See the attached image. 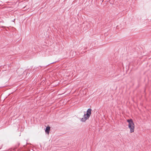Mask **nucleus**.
Listing matches in <instances>:
<instances>
[{"instance_id": "1", "label": "nucleus", "mask_w": 151, "mask_h": 151, "mask_svg": "<svg viewBox=\"0 0 151 151\" xmlns=\"http://www.w3.org/2000/svg\"><path fill=\"white\" fill-rule=\"evenodd\" d=\"M127 122L128 123V127L130 129V132L131 133L134 132L135 125L132 119H128Z\"/></svg>"}, {"instance_id": "3", "label": "nucleus", "mask_w": 151, "mask_h": 151, "mask_svg": "<svg viewBox=\"0 0 151 151\" xmlns=\"http://www.w3.org/2000/svg\"><path fill=\"white\" fill-rule=\"evenodd\" d=\"M50 130V127H46L45 132L47 134H49V132Z\"/></svg>"}, {"instance_id": "2", "label": "nucleus", "mask_w": 151, "mask_h": 151, "mask_svg": "<svg viewBox=\"0 0 151 151\" xmlns=\"http://www.w3.org/2000/svg\"><path fill=\"white\" fill-rule=\"evenodd\" d=\"M91 109H88L86 113L84 114L83 117L81 119V121L82 122H85L88 119L91 114Z\"/></svg>"}]
</instances>
